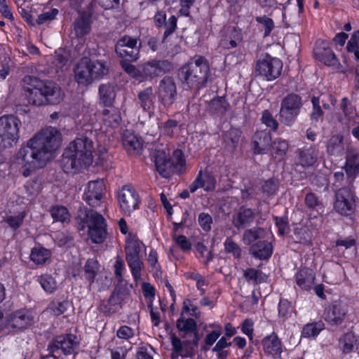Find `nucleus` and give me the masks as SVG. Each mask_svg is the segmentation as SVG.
<instances>
[{
    "label": "nucleus",
    "mask_w": 359,
    "mask_h": 359,
    "mask_svg": "<svg viewBox=\"0 0 359 359\" xmlns=\"http://www.w3.org/2000/svg\"><path fill=\"white\" fill-rule=\"evenodd\" d=\"M62 141L61 133L52 126L42 128L29 140L15 157V163L22 170V175L29 177L33 171L44 167L52 153L60 147Z\"/></svg>",
    "instance_id": "1"
},
{
    "label": "nucleus",
    "mask_w": 359,
    "mask_h": 359,
    "mask_svg": "<svg viewBox=\"0 0 359 359\" xmlns=\"http://www.w3.org/2000/svg\"><path fill=\"white\" fill-rule=\"evenodd\" d=\"M22 87L29 104L40 107L57 104L63 100L60 87L53 81L41 80L32 76H25Z\"/></svg>",
    "instance_id": "2"
},
{
    "label": "nucleus",
    "mask_w": 359,
    "mask_h": 359,
    "mask_svg": "<svg viewBox=\"0 0 359 359\" xmlns=\"http://www.w3.org/2000/svg\"><path fill=\"white\" fill-rule=\"evenodd\" d=\"M93 144L82 136L71 142L62 154V164L66 173L76 172L93 163Z\"/></svg>",
    "instance_id": "3"
},
{
    "label": "nucleus",
    "mask_w": 359,
    "mask_h": 359,
    "mask_svg": "<svg viewBox=\"0 0 359 359\" xmlns=\"http://www.w3.org/2000/svg\"><path fill=\"white\" fill-rule=\"evenodd\" d=\"M178 76L186 89L198 92L210 81L209 62L204 57L195 55L180 68Z\"/></svg>",
    "instance_id": "4"
},
{
    "label": "nucleus",
    "mask_w": 359,
    "mask_h": 359,
    "mask_svg": "<svg viewBox=\"0 0 359 359\" xmlns=\"http://www.w3.org/2000/svg\"><path fill=\"white\" fill-rule=\"evenodd\" d=\"M108 72L109 67L105 61L87 57L80 59L74 68L75 81L85 86L102 79Z\"/></svg>",
    "instance_id": "5"
},
{
    "label": "nucleus",
    "mask_w": 359,
    "mask_h": 359,
    "mask_svg": "<svg viewBox=\"0 0 359 359\" xmlns=\"http://www.w3.org/2000/svg\"><path fill=\"white\" fill-rule=\"evenodd\" d=\"M77 228L83 231L88 228V234L94 243H102L107 235V224L103 216L94 210H86L76 219Z\"/></svg>",
    "instance_id": "6"
},
{
    "label": "nucleus",
    "mask_w": 359,
    "mask_h": 359,
    "mask_svg": "<svg viewBox=\"0 0 359 359\" xmlns=\"http://www.w3.org/2000/svg\"><path fill=\"white\" fill-rule=\"evenodd\" d=\"M21 121L13 115H4L0 117V150L10 147L19 137Z\"/></svg>",
    "instance_id": "7"
},
{
    "label": "nucleus",
    "mask_w": 359,
    "mask_h": 359,
    "mask_svg": "<svg viewBox=\"0 0 359 359\" xmlns=\"http://www.w3.org/2000/svg\"><path fill=\"white\" fill-rule=\"evenodd\" d=\"M303 106L302 97L295 93H290L281 101L279 121L281 123L291 126L295 122Z\"/></svg>",
    "instance_id": "8"
},
{
    "label": "nucleus",
    "mask_w": 359,
    "mask_h": 359,
    "mask_svg": "<svg viewBox=\"0 0 359 359\" xmlns=\"http://www.w3.org/2000/svg\"><path fill=\"white\" fill-rule=\"evenodd\" d=\"M282 69L280 60L266 54L257 60L255 74L266 81H273L280 75Z\"/></svg>",
    "instance_id": "9"
},
{
    "label": "nucleus",
    "mask_w": 359,
    "mask_h": 359,
    "mask_svg": "<svg viewBox=\"0 0 359 359\" xmlns=\"http://www.w3.org/2000/svg\"><path fill=\"white\" fill-rule=\"evenodd\" d=\"M79 346L77 337L72 334H62L55 337L48 346L50 353L59 351L65 355L74 354Z\"/></svg>",
    "instance_id": "10"
},
{
    "label": "nucleus",
    "mask_w": 359,
    "mask_h": 359,
    "mask_svg": "<svg viewBox=\"0 0 359 359\" xmlns=\"http://www.w3.org/2000/svg\"><path fill=\"white\" fill-rule=\"evenodd\" d=\"M354 207V198L351 184L339 188L335 193L334 208L341 215H348Z\"/></svg>",
    "instance_id": "11"
},
{
    "label": "nucleus",
    "mask_w": 359,
    "mask_h": 359,
    "mask_svg": "<svg viewBox=\"0 0 359 359\" xmlns=\"http://www.w3.org/2000/svg\"><path fill=\"white\" fill-rule=\"evenodd\" d=\"M136 39L124 36L116 43V53L126 60L135 61L139 57L140 46Z\"/></svg>",
    "instance_id": "12"
},
{
    "label": "nucleus",
    "mask_w": 359,
    "mask_h": 359,
    "mask_svg": "<svg viewBox=\"0 0 359 359\" xmlns=\"http://www.w3.org/2000/svg\"><path fill=\"white\" fill-rule=\"evenodd\" d=\"M120 208L126 215H130L137 208L139 196L135 188L131 185L123 186L118 194Z\"/></svg>",
    "instance_id": "13"
},
{
    "label": "nucleus",
    "mask_w": 359,
    "mask_h": 359,
    "mask_svg": "<svg viewBox=\"0 0 359 359\" xmlns=\"http://www.w3.org/2000/svg\"><path fill=\"white\" fill-rule=\"evenodd\" d=\"M177 95V86L172 77L165 76L160 81L158 96L159 101L165 107H170Z\"/></svg>",
    "instance_id": "14"
},
{
    "label": "nucleus",
    "mask_w": 359,
    "mask_h": 359,
    "mask_svg": "<svg viewBox=\"0 0 359 359\" xmlns=\"http://www.w3.org/2000/svg\"><path fill=\"white\" fill-rule=\"evenodd\" d=\"M256 217L257 213L254 210L241 206L232 213L231 224L237 230L244 229L254 223Z\"/></svg>",
    "instance_id": "15"
},
{
    "label": "nucleus",
    "mask_w": 359,
    "mask_h": 359,
    "mask_svg": "<svg viewBox=\"0 0 359 359\" xmlns=\"http://www.w3.org/2000/svg\"><path fill=\"white\" fill-rule=\"evenodd\" d=\"M104 189V184L102 180L89 182L83 194L84 201L89 205L96 207L102 198Z\"/></svg>",
    "instance_id": "16"
},
{
    "label": "nucleus",
    "mask_w": 359,
    "mask_h": 359,
    "mask_svg": "<svg viewBox=\"0 0 359 359\" xmlns=\"http://www.w3.org/2000/svg\"><path fill=\"white\" fill-rule=\"evenodd\" d=\"M33 318L29 312L25 309H20L11 313L7 317V326L17 330H21L30 326Z\"/></svg>",
    "instance_id": "17"
},
{
    "label": "nucleus",
    "mask_w": 359,
    "mask_h": 359,
    "mask_svg": "<svg viewBox=\"0 0 359 359\" xmlns=\"http://www.w3.org/2000/svg\"><path fill=\"white\" fill-rule=\"evenodd\" d=\"M216 186V179L210 172L200 170L194 180L189 185V189L191 193L195 192L198 189L201 188L205 191H213Z\"/></svg>",
    "instance_id": "18"
},
{
    "label": "nucleus",
    "mask_w": 359,
    "mask_h": 359,
    "mask_svg": "<svg viewBox=\"0 0 359 359\" xmlns=\"http://www.w3.org/2000/svg\"><path fill=\"white\" fill-rule=\"evenodd\" d=\"M172 68L171 64L167 60H151L142 66V74L145 77L154 78L163 74Z\"/></svg>",
    "instance_id": "19"
},
{
    "label": "nucleus",
    "mask_w": 359,
    "mask_h": 359,
    "mask_svg": "<svg viewBox=\"0 0 359 359\" xmlns=\"http://www.w3.org/2000/svg\"><path fill=\"white\" fill-rule=\"evenodd\" d=\"M272 137L270 132L264 130L257 131L252 137V145L256 154H265L271 147Z\"/></svg>",
    "instance_id": "20"
},
{
    "label": "nucleus",
    "mask_w": 359,
    "mask_h": 359,
    "mask_svg": "<svg viewBox=\"0 0 359 359\" xmlns=\"http://www.w3.org/2000/svg\"><path fill=\"white\" fill-rule=\"evenodd\" d=\"M346 314L345 306L339 302H334L328 307L325 320L331 325H338L343 322Z\"/></svg>",
    "instance_id": "21"
},
{
    "label": "nucleus",
    "mask_w": 359,
    "mask_h": 359,
    "mask_svg": "<svg viewBox=\"0 0 359 359\" xmlns=\"http://www.w3.org/2000/svg\"><path fill=\"white\" fill-rule=\"evenodd\" d=\"M345 168L347 175L346 182L351 184L359 172V153L355 149L348 150Z\"/></svg>",
    "instance_id": "22"
},
{
    "label": "nucleus",
    "mask_w": 359,
    "mask_h": 359,
    "mask_svg": "<svg viewBox=\"0 0 359 359\" xmlns=\"http://www.w3.org/2000/svg\"><path fill=\"white\" fill-rule=\"evenodd\" d=\"M99 101L100 106L104 107L114 106L116 99V86L111 83H102L98 88Z\"/></svg>",
    "instance_id": "23"
},
{
    "label": "nucleus",
    "mask_w": 359,
    "mask_h": 359,
    "mask_svg": "<svg viewBox=\"0 0 359 359\" xmlns=\"http://www.w3.org/2000/svg\"><path fill=\"white\" fill-rule=\"evenodd\" d=\"M145 245L136 236L129 234L126 241V257H140V252L145 250Z\"/></svg>",
    "instance_id": "24"
},
{
    "label": "nucleus",
    "mask_w": 359,
    "mask_h": 359,
    "mask_svg": "<svg viewBox=\"0 0 359 359\" xmlns=\"http://www.w3.org/2000/svg\"><path fill=\"white\" fill-rule=\"evenodd\" d=\"M263 347L264 352L272 355L273 358L278 357L282 352L281 342L275 333L264 338Z\"/></svg>",
    "instance_id": "25"
},
{
    "label": "nucleus",
    "mask_w": 359,
    "mask_h": 359,
    "mask_svg": "<svg viewBox=\"0 0 359 359\" xmlns=\"http://www.w3.org/2000/svg\"><path fill=\"white\" fill-rule=\"evenodd\" d=\"M166 15L163 12H158L154 16V22L156 26L161 27L164 26L165 30L163 34V40L171 34L176 29L177 27V18L175 15H171L168 21L166 22Z\"/></svg>",
    "instance_id": "26"
},
{
    "label": "nucleus",
    "mask_w": 359,
    "mask_h": 359,
    "mask_svg": "<svg viewBox=\"0 0 359 359\" xmlns=\"http://www.w3.org/2000/svg\"><path fill=\"white\" fill-rule=\"evenodd\" d=\"M315 280V273L312 269L304 268L296 274V283L303 290H310Z\"/></svg>",
    "instance_id": "27"
},
{
    "label": "nucleus",
    "mask_w": 359,
    "mask_h": 359,
    "mask_svg": "<svg viewBox=\"0 0 359 359\" xmlns=\"http://www.w3.org/2000/svg\"><path fill=\"white\" fill-rule=\"evenodd\" d=\"M229 104L224 97L212 99L207 104V111L212 116H222L228 110Z\"/></svg>",
    "instance_id": "28"
},
{
    "label": "nucleus",
    "mask_w": 359,
    "mask_h": 359,
    "mask_svg": "<svg viewBox=\"0 0 359 359\" xmlns=\"http://www.w3.org/2000/svg\"><path fill=\"white\" fill-rule=\"evenodd\" d=\"M122 142L123 145L128 151H139L142 146V140L141 137L128 130L123 132Z\"/></svg>",
    "instance_id": "29"
},
{
    "label": "nucleus",
    "mask_w": 359,
    "mask_h": 359,
    "mask_svg": "<svg viewBox=\"0 0 359 359\" xmlns=\"http://www.w3.org/2000/svg\"><path fill=\"white\" fill-rule=\"evenodd\" d=\"M250 252L255 257L265 259L271 257L272 245L266 241H259L250 247Z\"/></svg>",
    "instance_id": "30"
},
{
    "label": "nucleus",
    "mask_w": 359,
    "mask_h": 359,
    "mask_svg": "<svg viewBox=\"0 0 359 359\" xmlns=\"http://www.w3.org/2000/svg\"><path fill=\"white\" fill-rule=\"evenodd\" d=\"M226 33V36L221 40L220 45L227 49L236 48L242 40L241 32L235 27H229Z\"/></svg>",
    "instance_id": "31"
},
{
    "label": "nucleus",
    "mask_w": 359,
    "mask_h": 359,
    "mask_svg": "<svg viewBox=\"0 0 359 359\" xmlns=\"http://www.w3.org/2000/svg\"><path fill=\"white\" fill-rule=\"evenodd\" d=\"M154 95L153 88L147 87L140 91L137 95V99L143 110L151 111L154 109Z\"/></svg>",
    "instance_id": "32"
},
{
    "label": "nucleus",
    "mask_w": 359,
    "mask_h": 359,
    "mask_svg": "<svg viewBox=\"0 0 359 359\" xmlns=\"http://www.w3.org/2000/svg\"><path fill=\"white\" fill-rule=\"evenodd\" d=\"M102 115L103 121L111 127L118 126L121 121L120 111L114 105L104 107L102 111Z\"/></svg>",
    "instance_id": "33"
},
{
    "label": "nucleus",
    "mask_w": 359,
    "mask_h": 359,
    "mask_svg": "<svg viewBox=\"0 0 359 359\" xmlns=\"http://www.w3.org/2000/svg\"><path fill=\"white\" fill-rule=\"evenodd\" d=\"M339 345L344 353H349L358 349L359 342L352 332H347L339 339Z\"/></svg>",
    "instance_id": "34"
},
{
    "label": "nucleus",
    "mask_w": 359,
    "mask_h": 359,
    "mask_svg": "<svg viewBox=\"0 0 359 359\" xmlns=\"http://www.w3.org/2000/svg\"><path fill=\"white\" fill-rule=\"evenodd\" d=\"M316 58L328 66H334L337 63V59L334 52L330 48L318 47L314 49Z\"/></svg>",
    "instance_id": "35"
},
{
    "label": "nucleus",
    "mask_w": 359,
    "mask_h": 359,
    "mask_svg": "<svg viewBox=\"0 0 359 359\" xmlns=\"http://www.w3.org/2000/svg\"><path fill=\"white\" fill-rule=\"evenodd\" d=\"M318 150L311 146L299 152V163L303 167H310L315 164L318 158Z\"/></svg>",
    "instance_id": "36"
},
{
    "label": "nucleus",
    "mask_w": 359,
    "mask_h": 359,
    "mask_svg": "<svg viewBox=\"0 0 359 359\" xmlns=\"http://www.w3.org/2000/svg\"><path fill=\"white\" fill-rule=\"evenodd\" d=\"M344 150L342 136L334 135L329 140L327 144V151L330 155L341 156Z\"/></svg>",
    "instance_id": "37"
},
{
    "label": "nucleus",
    "mask_w": 359,
    "mask_h": 359,
    "mask_svg": "<svg viewBox=\"0 0 359 359\" xmlns=\"http://www.w3.org/2000/svg\"><path fill=\"white\" fill-rule=\"evenodd\" d=\"M243 277L245 280L252 285H258L266 282L267 276L262 271L255 268H248L244 271Z\"/></svg>",
    "instance_id": "38"
},
{
    "label": "nucleus",
    "mask_w": 359,
    "mask_h": 359,
    "mask_svg": "<svg viewBox=\"0 0 359 359\" xmlns=\"http://www.w3.org/2000/svg\"><path fill=\"white\" fill-rule=\"evenodd\" d=\"M51 252L49 250L37 246L32 248L30 254L31 260L36 264H43L50 259Z\"/></svg>",
    "instance_id": "39"
},
{
    "label": "nucleus",
    "mask_w": 359,
    "mask_h": 359,
    "mask_svg": "<svg viewBox=\"0 0 359 359\" xmlns=\"http://www.w3.org/2000/svg\"><path fill=\"white\" fill-rule=\"evenodd\" d=\"M154 158L158 172L165 177L167 172V164L169 162L168 154L163 150H156Z\"/></svg>",
    "instance_id": "40"
},
{
    "label": "nucleus",
    "mask_w": 359,
    "mask_h": 359,
    "mask_svg": "<svg viewBox=\"0 0 359 359\" xmlns=\"http://www.w3.org/2000/svg\"><path fill=\"white\" fill-rule=\"evenodd\" d=\"M241 131L235 128H231L224 134V142L229 149L234 150L241 137Z\"/></svg>",
    "instance_id": "41"
},
{
    "label": "nucleus",
    "mask_w": 359,
    "mask_h": 359,
    "mask_svg": "<svg viewBox=\"0 0 359 359\" xmlns=\"http://www.w3.org/2000/svg\"><path fill=\"white\" fill-rule=\"evenodd\" d=\"M264 233V229L258 226H255L246 229L243 232L242 241L245 245H250L259 238L263 237Z\"/></svg>",
    "instance_id": "42"
},
{
    "label": "nucleus",
    "mask_w": 359,
    "mask_h": 359,
    "mask_svg": "<svg viewBox=\"0 0 359 359\" xmlns=\"http://www.w3.org/2000/svg\"><path fill=\"white\" fill-rule=\"evenodd\" d=\"M177 328L185 333L195 332L197 330V325L196 321L191 318H184L183 312L181 313L180 317L177 320Z\"/></svg>",
    "instance_id": "43"
},
{
    "label": "nucleus",
    "mask_w": 359,
    "mask_h": 359,
    "mask_svg": "<svg viewBox=\"0 0 359 359\" xmlns=\"http://www.w3.org/2000/svg\"><path fill=\"white\" fill-rule=\"evenodd\" d=\"M37 281L47 293H53L57 290V282L50 274L46 273L41 275L38 277Z\"/></svg>",
    "instance_id": "44"
},
{
    "label": "nucleus",
    "mask_w": 359,
    "mask_h": 359,
    "mask_svg": "<svg viewBox=\"0 0 359 359\" xmlns=\"http://www.w3.org/2000/svg\"><path fill=\"white\" fill-rule=\"evenodd\" d=\"M126 259L135 280L137 281L141 278V271L144 263L141 261L140 257H126Z\"/></svg>",
    "instance_id": "45"
},
{
    "label": "nucleus",
    "mask_w": 359,
    "mask_h": 359,
    "mask_svg": "<svg viewBox=\"0 0 359 359\" xmlns=\"http://www.w3.org/2000/svg\"><path fill=\"white\" fill-rule=\"evenodd\" d=\"M100 269V264L95 259H88L84 266L86 278L93 283Z\"/></svg>",
    "instance_id": "46"
},
{
    "label": "nucleus",
    "mask_w": 359,
    "mask_h": 359,
    "mask_svg": "<svg viewBox=\"0 0 359 359\" xmlns=\"http://www.w3.org/2000/svg\"><path fill=\"white\" fill-rule=\"evenodd\" d=\"M50 214L54 221L68 223L70 220V214L64 206H53L50 210Z\"/></svg>",
    "instance_id": "47"
},
{
    "label": "nucleus",
    "mask_w": 359,
    "mask_h": 359,
    "mask_svg": "<svg viewBox=\"0 0 359 359\" xmlns=\"http://www.w3.org/2000/svg\"><path fill=\"white\" fill-rule=\"evenodd\" d=\"M76 35L82 37L88 34L90 31V22L88 18L84 16L77 19L74 22Z\"/></svg>",
    "instance_id": "48"
},
{
    "label": "nucleus",
    "mask_w": 359,
    "mask_h": 359,
    "mask_svg": "<svg viewBox=\"0 0 359 359\" xmlns=\"http://www.w3.org/2000/svg\"><path fill=\"white\" fill-rule=\"evenodd\" d=\"M224 251L226 253L231 254L235 259H238L241 256V248L233 239L227 237L224 242Z\"/></svg>",
    "instance_id": "49"
},
{
    "label": "nucleus",
    "mask_w": 359,
    "mask_h": 359,
    "mask_svg": "<svg viewBox=\"0 0 359 359\" xmlns=\"http://www.w3.org/2000/svg\"><path fill=\"white\" fill-rule=\"evenodd\" d=\"M99 309L101 312L104 313H114L117 309V299L111 295L109 299L102 300Z\"/></svg>",
    "instance_id": "50"
},
{
    "label": "nucleus",
    "mask_w": 359,
    "mask_h": 359,
    "mask_svg": "<svg viewBox=\"0 0 359 359\" xmlns=\"http://www.w3.org/2000/svg\"><path fill=\"white\" fill-rule=\"evenodd\" d=\"M69 307H71L70 303L67 300H63L51 302L48 309L54 315L60 316L65 313Z\"/></svg>",
    "instance_id": "51"
},
{
    "label": "nucleus",
    "mask_w": 359,
    "mask_h": 359,
    "mask_svg": "<svg viewBox=\"0 0 359 359\" xmlns=\"http://www.w3.org/2000/svg\"><path fill=\"white\" fill-rule=\"evenodd\" d=\"M323 329V323L321 322L306 325L302 330V336L311 337L317 336Z\"/></svg>",
    "instance_id": "52"
},
{
    "label": "nucleus",
    "mask_w": 359,
    "mask_h": 359,
    "mask_svg": "<svg viewBox=\"0 0 359 359\" xmlns=\"http://www.w3.org/2000/svg\"><path fill=\"white\" fill-rule=\"evenodd\" d=\"M273 149L274 151L273 154L275 158L280 160L285 156L287 151L288 144L284 140L278 139L273 143Z\"/></svg>",
    "instance_id": "53"
},
{
    "label": "nucleus",
    "mask_w": 359,
    "mask_h": 359,
    "mask_svg": "<svg viewBox=\"0 0 359 359\" xmlns=\"http://www.w3.org/2000/svg\"><path fill=\"white\" fill-rule=\"evenodd\" d=\"M311 103L313 109L311 114V120L312 123H317L318 120L323 116V111L320 106V97L313 96L311 98Z\"/></svg>",
    "instance_id": "54"
},
{
    "label": "nucleus",
    "mask_w": 359,
    "mask_h": 359,
    "mask_svg": "<svg viewBox=\"0 0 359 359\" xmlns=\"http://www.w3.org/2000/svg\"><path fill=\"white\" fill-rule=\"evenodd\" d=\"M261 121L266 127L270 128L273 131H276L278 129V122L268 110H264L262 112Z\"/></svg>",
    "instance_id": "55"
},
{
    "label": "nucleus",
    "mask_w": 359,
    "mask_h": 359,
    "mask_svg": "<svg viewBox=\"0 0 359 359\" xmlns=\"http://www.w3.org/2000/svg\"><path fill=\"white\" fill-rule=\"evenodd\" d=\"M58 14V10L56 8H52L48 11L43 12L39 14L36 19V23L37 25H43L47 22L54 20Z\"/></svg>",
    "instance_id": "56"
},
{
    "label": "nucleus",
    "mask_w": 359,
    "mask_h": 359,
    "mask_svg": "<svg viewBox=\"0 0 359 359\" xmlns=\"http://www.w3.org/2000/svg\"><path fill=\"white\" fill-rule=\"evenodd\" d=\"M292 309L290 302L287 299H280L278 304V316L283 320L287 319L291 314Z\"/></svg>",
    "instance_id": "57"
},
{
    "label": "nucleus",
    "mask_w": 359,
    "mask_h": 359,
    "mask_svg": "<svg viewBox=\"0 0 359 359\" xmlns=\"http://www.w3.org/2000/svg\"><path fill=\"white\" fill-rule=\"evenodd\" d=\"M25 217V212H20L18 215H11L6 218V223L8 226L14 230L18 229L22 225L24 218Z\"/></svg>",
    "instance_id": "58"
},
{
    "label": "nucleus",
    "mask_w": 359,
    "mask_h": 359,
    "mask_svg": "<svg viewBox=\"0 0 359 359\" xmlns=\"http://www.w3.org/2000/svg\"><path fill=\"white\" fill-rule=\"evenodd\" d=\"M198 222L202 229L206 232L211 230V224H212V218L205 212H201L198 215Z\"/></svg>",
    "instance_id": "59"
},
{
    "label": "nucleus",
    "mask_w": 359,
    "mask_h": 359,
    "mask_svg": "<svg viewBox=\"0 0 359 359\" xmlns=\"http://www.w3.org/2000/svg\"><path fill=\"white\" fill-rule=\"evenodd\" d=\"M68 57L64 50H58L55 52V65L58 69H62L68 67Z\"/></svg>",
    "instance_id": "60"
},
{
    "label": "nucleus",
    "mask_w": 359,
    "mask_h": 359,
    "mask_svg": "<svg viewBox=\"0 0 359 359\" xmlns=\"http://www.w3.org/2000/svg\"><path fill=\"white\" fill-rule=\"evenodd\" d=\"M114 273L118 282L121 283L123 280V273L125 270V264L122 258L117 256L115 263L114 264Z\"/></svg>",
    "instance_id": "61"
},
{
    "label": "nucleus",
    "mask_w": 359,
    "mask_h": 359,
    "mask_svg": "<svg viewBox=\"0 0 359 359\" xmlns=\"http://www.w3.org/2000/svg\"><path fill=\"white\" fill-rule=\"evenodd\" d=\"M55 241L59 246L62 247L71 244L73 236L69 232H59L55 236Z\"/></svg>",
    "instance_id": "62"
},
{
    "label": "nucleus",
    "mask_w": 359,
    "mask_h": 359,
    "mask_svg": "<svg viewBox=\"0 0 359 359\" xmlns=\"http://www.w3.org/2000/svg\"><path fill=\"white\" fill-rule=\"evenodd\" d=\"M274 220L280 235L283 236L289 231L290 227L287 217H274Z\"/></svg>",
    "instance_id": "63"
},
{
    "label": "nucleus",
    "mask_w": 359,
    "mask_h": 359,
    "mask_svg": "<svg viewBox=\"0 0 359 359\" xmlns=\"http://www.w3.org/2000/svg\"><path fill=\"white\" fill-rule=\"evenodd\" d=\"M278 187V181L273 179H269L264 183L262 187V191L266 193L267 195L274 194Z\"/></svg>",
    "instance_id": "64"
}]
</instances>
